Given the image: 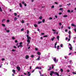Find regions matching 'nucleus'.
I'll return each mask as SVG.
<instances>
[{"instance_id":"f257e3e1","label":"nucleus","mask_w":76,"mask_h":76,"mask_svg":"<svg viewBox=\"0 0 76 76\" xmlns=\"http://www.w3.org/2000/svg\"><path fill=\"white\" fill-rule=\"evenodd\" d=\"M69 45H70V48L69 47V48L70 49V50H72V45H71V44L70 43L69 44Z\"/></svg>"},{"instance_id":"f03ea898","label":"nucleus","mask_w":76,"mask_h":76,"mask_svg":"<svg viewBox=\"0 0 76 76\" xmlns=\"http://www.w3.org/2000/svg\"><path fill=\"white\" fill-rule=\"evenodd\" d=\"M26 36L27 38V39H31V37H29V35H27Z\"/></svg>"},{"instance_id":"7ed1b4c3","label":"nucleus","mask_w":76,"mask_h":76,"mask_svg":"<svg viewBox=\"0 0 76 76\" xmlns=\"http://www.w3.org/2000/svg\"><path fill=\"white\" fill-rule=\"evenodd\" d=\"M50 76H53V73H54V72L53 71H50Z\"/></svg>"},{"instance_id":"20e7f679","label":"nucleus","mask_w":76,"mask_h":76,"mask_svg":"<svg viewBox=\"0 0 76 76\" xmlns=\"http://www.w3.org/2000/svg\"><path fill=\"white\" fill-rule=\"evenodd\" d=\"M17 69L18 71H20V68L19 66H17Z\"/></svg>"},{"instance_id":"39448f33","label":"nucleus","mask_w":76,"mask_h":76,"mask_svg":"<svg viewBox=\"0 0 76 76\" xmlns=\"http://www.w3.org/2000/svg\"><path fill=\"white\" fill-rule=\"evenodd\" d=\"M37 61H38V60H40V56H38L37 58L36 59Z\"/></svg>"},{"instance_id":"423d86ee","label":"nucleus","mask_w":76,"mask_h":76,"mask_svg":"<svg viewBox=\"0 0 76 76\" xmlns=\"http://www.w3.org/2000/svg\"><path fill=\"white\" fill-rule=\"evenodd\" d=\"M29 58V56H28V55H26V59H28Z\"/></svg>"},{"instance_id":"0eeeda50","label":"nucleus","mask_w":76,"mask_h":76,"mask_svg":"<svg viewBox=\"0 0 76 76\" xmlns=\"http://www.w3.org/2000/svg\"><path fill=\"white\" fill-rule=\"evenodd\" d=\"M42 68L41 67H39L38 66L36 68V69H40V70Z\"/></svg>"},{"instance_id":"6e6552de","label":"nucleus","mask_w":76,"mask_h":76,"mask_svg":"<svg viewBox=\"0 0 76 76\" xmlns=\"http://www.w3.org/2000/svg\"><path fill=\"white\" fill-rule=\"evenodd\" d=\"M27 72H28V76H31V73H30V72H28V71H27Z\"/></svg>"},{"instance_id":"1a4fd4ad","label":"nucleus","mask_w":76,"mask_h":76,"mask_svg":"<svg viewBox=\"0 0 76 76\" xmlns=\"http://www.w3.org/2000/svg\"><path fill=\"white\" fill-rule=\"evenodd\" d=\"M27 42L28 43V44H29L31 42V41L29 40V39H28L27 40Z\"/></svg>"},{"instance_id":"9d476101","label":"nucleus","mask_w":76,"mask_h":76,"mask_svg":"<svg viewBox=\"0 0 76 76\" xmlns=\"http://www.w3.org/2000/svg\"><path fill=\"white\" fill-rule=\"evenodd\" d=\"M54 73H56L55 74V75H57V76H60V75H59V74H58V73L57 72H55Z\"/></svg>"},{"instance_id":"9b49d317","label":"nucleus","mask_w":76,"mask_h":76,"mask_svg":"<svg viewBox=\"0 0 76 76\" xmlns=\"http://www.w3.org/2000/svg\"><path fill=\"white\" fill-rule=\"evenodd\" d=\"M53 60L55 62H56L57 60L56 59V58H53Z\"/></svg>"},{"instance_id":"f8f14e48","label":"nucleus","mask_w":76,"mask_h":76,"mask_svg":"<svg viewBox=\"0 0 76 76\" xmlns=\"http://www.w3.org/2000/svg\"><path fill=\"white\" fill-rule=\"evenodd\" d=\"M12 72H13L14 73H16V71L15 69H13L12 70Z\"/></svg>"},{"instance_id":"ddd939ff","label":"nucleus","mask_w":76,"mask_h":76,"mask_svg":"<svg viewBox=\"0 0 76 76\" xmlns=\"http://www.w3.org/2000/svg\"><path fill=\"white\" fill-rule=\"evenodd\" d=\"M59 38H60V37H59V36H58L57 37V39H58V41H59Z\"/></svg>"},{"instance_id":"4468645a","label":"nucleus","mask_w":76,"mask_h":76,"mask_svg":"<svg viewBox=\"0 0 76 76\" xmlns=\"http://www.w3.org/2000/svg\"><path fill=\"white\" fill-rule=\"evenodd\" d=\"M67 15H64L63 16L64 18H67Z\"/></svg>"},{"instance_id":"2eb2a0df","label":"nucleus","mask_w":76,"mask_h":76,"mask_svg":"<svg viewBox=\"0 0 76 76\" xmlns=\"http://www.w3.org/2000/svg\"><path fill=\"white\" fill-rule=\"evenodd\" d=\"M5 21H6V19H4L2 20V22H4Z\"/></svg>"},{"instance_id":"dca6fc26","label":"nucleus","mask_w":76,"mask_h":76,"mask_svg":"<svg viewBox=\"0 0 76 76\" xmlns=\"http://www.w3.org/2000/svg\"><path fill=\"white\" fill-rule=\"evenodd\" d=\"M23 47V46L22 45H19L18 46V48H19L20 47Z\"/></svg>"},{"instance_id":"f3484780","label":"nucleus","mask_w":76,"mask_h":76,"mask_svg":"<svg viewBox=\"0 0 76 76\" xmlns=\"http://www.w3.org/2000/svg\"><path fill=\"white\" fill-rule=\"evenodd\" d=\"M34 26L35 28H36L37 27H38V26H37V25L36 24L34 25Z\"/></svg>"},{"instance_id":"a211bd4d","label":"nucleus","mask_w":76,"mask_h":76,"mask_svg":"<svg viewBox=\"0 0 76 76\" xmlns=\"http://www.w3.org/2000/svg\"><path fill=\"white\" fill-rule=\"evenodd\" d=\"M19 6L20 7H22V4L21 3H20Z\"/></svg>"},{"instance_id":"6ab92c4d","label":"nucleus","mask_w":76,"mask_h":76,"mask_svg":"<svg viewBox=\"0 0 76 76\" xmlns=\"http://www.w3.org/2000/svg\"><path fill=\"white\" fill-rule=\"evenodd\" d=\"M54 39H55V37H53L51 39V40H52V41H53L54 40Z\"/></svg>"},{"instance_id":"aec40b11","label":"nucleus","mask_w":76,"mask_h":76,"mask_svg":"<svg viewBox=\"0 0 76 76\" xmlns=\"http://www.w3.org/2000/svg\"><path fill=\"white\" fill-rule=\"evenodd\" d=\"M51 67L50 66L49 67V68L48 69V71H50V70H51Z\"/></svg>"},{"instance_id":"412c9836","label":"nucleus","mask_w":76,"mask_h":76,"mask_svg":"<svg viewBox=\"0 0 76 76\" xmlns=\"http://www.w3.org/2000/svg\"><path fill=\"white\" fill-rule=\"evenodd\" d=\"M59 47H60V46L58 45L57 46V50H59V49H60L59 48Z\"/></svg>"},{"instance_id":"4be33fe9","label":"nucleus","mask_w":76,"mask_h":76,"mask_svg":"<svg viewBox=\"0 0 76 76\" xmlns=\"http://www.w3.org/2000/svg\"><path fill=\"white\" fill-rule=\"evenodd\" d=\"M68 34H69V35L70 34H71V31L70 30H69L68 32Z\"/></svg>"},{"instance_id":"5701e85b","label":"nucleus","mask_w":76,"mask_h":76,"mask_svg":"<svg viewBox=\"0 0 76 76\" xmlns=\"http://www.w3.org/2000/svg\"><path fill=\"white\" fill-rule=\"evenodd\" d=\"M45 19H43L42 20L43 23H44L45 22Z\"/></svg>"},{"instance_id":"b1692460","label":"nucleus","mask_w":76,"mask_h":76,"mask_svg":"<svg viewBox=\"0 0 76 76\" xmlns=\"http://www.w3.org/2000/svg\"><path fill=\"white\" fill-rule=\"evenodd\" d=\"M39 19H42V16H41L40 17H39Z\"/></svg>"},{"instance_id":"393cba45","label":"nucleus","mask_w":76,"mask_h":76,"mask_svg":"<svg viewBox=\"0 0 76 76\" xmlns=\"http://www.w3.org/2000/svg\"><path fill=\"white\" fill-rule=\"evenodd\" d=\"M43 37H44V38H45L46 37H48V35H46L44 36H43Z\"/></svg>"},{"instance_id":"a878e982","label":"nucleus","mask_w":76,"mask_h":76,"mask_svg":"<svg viewBox=\"0 0 76 76\" xmlns=\"http://www.w3.org/2000/svg\"><path fill=\"white\" fill-rule=\"evenodd\" d=\"M72 26H75V24H71Z\"/></svg>"},{"instance_id":"bb28decb","label":"nucleus","mask_w":76,"mask_h":76,"mask_svg":"<svg viewBox=\"0 0 76 76\" xmlns=\"http://www.w3.org/2000/svg\"><path fill=\"white\" fill-rule=\"evenodd\" d=\"M31 57L32 58H33V57H34V55H32L31 56Z\"/></svg>"},{"instance_id":"cd10ccee","label":"nucleus","mask_w":76,"mask_h":76,"mask_svg":"<svg viewBox=\"0 0 76 76\" xmlns=\"http://www.w3.org/2000/svg\"><path fill=\"white\" fill-rule=\"evenodd\" d=\"M37 54L38 55H40V54H41V53L39 52H37Z\"/></svg>"},{"instance_id":"c85d7f7f","label":"nucleus","mask_w":76,"mask_h":76,"mask_svg":"<svg viewBox=\"0 0 76 76\" xmlns=\"http://www.w3.org/2000/svg\"><path fill=\"white\" fill-rule=\"evenodd\" d=\"M2 25L3 26H4V27H5V24H2Z\"/></svg>"},{"instance_id":"c756f323","label":"nucleus","mask_w":76,"mask_h":76,"mask_svg":"<svg viewBox=\"0 0 76 76\" xmlns=\"http://www.w3.org/2000/svg\"><path fill=\"white\" fill-rule=\"evenodd\" d=\"M18 19L16 18H14V20L16 21V20H17Z\"/></svg>"},{"instance_id":"7c9ffc66","label":"nucleus","mask_w":76,"mask_h":76,"mask_svg":"<svg viewBox=\"0 0 76 76\" xmlns=\"http://www.w3.org/2000/svg\"><path fill=\"white\" fill-rule=\"evenodd\" d=\"M29 30H27V34H29Z\"/></svg>"},{"instance_id":"2f4dec72","label":"nucleus","mask_w":76,"mask_h":76,"mask_svg":"<svg viewBox=\"0 0 76 76\" xmlns=\"http://www.w3.org/2000/svg\"><path fill=\"white\" fill-rule=\"evenodd\" d=\"M21 31H24V28H22L21 29Z\"/></svg>"},{"instance_id":"473e14b6","label":"nucleus","mask_w":76,"mask_h":76,"mask_svg":"<svg viewBox=\"0 0 76 76\" xmlns=\"http://www.w3.org/2000/svg\"><path fill=\"white\" fill-rule=\"evenodd\" d=\"M0 11L1 12H2V9H1V7H0Z\"/></svg>"},{"instance_id":"72a5a7b5","label":"nucleus","mask_w":76,"mask_h":76,"mask_svg":"<svg viewBox=\"0 0 76 76\" xmlns=\"http://www.w3.org/2000/svg\"><path fill=\"white\" fill-rule=\"evenodd\" d=\"M61 72H63V69H61Z\"/></svg>"},{"instance_id":"f704fd0d","label":"nucleus","mask_w":76,"mask_h":76,"mask_svg":"<svg viewBox=\"0 0 76 76\" xmlns=\"http://www.w3.org/2000/svg\"><path fill=\"white\" fill-rule=\"evenodd\" d=\"M7 22H8V23L10 22V20H7Z\"/></svg>"},{"instance_id":"c9c22d12","label":"nucleus","mask_w":76,"mask_h":76,"mask_svg":"<svg viewBox=\"0 0 76 76\" xmlns=\"http://www.w3.org/2000/svg\"><path fill=\"white\" fill-rule=\"evenodd\" d=\"M12 39H15V37H12Z\"/></svg>"},{"instance_id":"e433bc0d","label":"nucleus","mask_w":76,"mask_h":76,"mask_svg":"<svg viewBox=\"0 0 76 76\" xmlns=\"http://www.w3.org/2000/svg\"><path fill=\"white\" fill-rule=\"evenodd\" d=\"M42 23V21H39L38 23V24H39V23Z\"/></svg>"},{"instance_id":"4c0bfd02","label":"nucleus","mask_w":76,"mask_h":76,"mask_svg":"<svg viewBox=\"0 0 76 76\" xmlns=\"http://www.w3.org/2000/svg\"><path fill=\"white\" fill-rule=\"evenodd\" d=\"M4 60H5V59L4 58H2V61H4Z\"/></svg>"},{"instance_id":"58836bf2","label":"nucleus","mask_w":76,"mask_h":76,"mask_svg":"<svg viewBox=\"0 0 76 76\" xmlns=\"http://www.w3.org/2000/svg\"><path fill=\"white\" fill-rule=\"evenodd\" d=\"M63 8H60L59 10H63Z\"/></svg>"},{"instance_id":"ea45409f","label":"nucleus","mask_w":76,"mask_h":76,"mask_svg":"<svg viewBox=\"0 0 76 76\" xmlns=\"http://www.w3.org/2000/svg\"><path fill=\"white\" fill-rule=\"evenodd\" d=\"M12 51H13V52H14L15 51V49H12Z\"/></svg>"},{"instance_id":"a19ab883","label":"nucleus","mask_w":76,"mask_h":76,"mask_svg":"<svg viewBox=\"0 0 76 76\" xmlns=\"http://www.w3.org/2000/svg\"><path fill=\"white\" fill-rule=\"evenodd\" d=\"M52 8H54V5H53L51 7Z\"/></svg>"},{"instance_id":"79ce46f5","label":"nucleus","mask_w":76,"mask_h":76,"mask_svg":"<svg viewBox=\"0 0 76 76\" xmlns=\"http://www.w3.org/2000/svg\"><path fill=\"white\" fill-rule=\"evenodd\" d=\"M49 19H50V20H51L52 19H53V18H51V17H50L49 18Z\"/></svg>"},{"instance_id":"37998d69","label":"nucleus","mask_w":76,"mask_h":76,"mask_svg":"<svg viewBox=\"0 0 76 76\" xmlns=\"http://www.w3.org/2000/svg\"><path fill=\"white\" fill-rule=\"evenodd\" d=\"M67 12H68V13H70V10H67Z\"/></svg>"},{"instance_id":"c03bdc74","label":"nucleus","mask_w":76,"mask_h":76,"mask_svg":"<svg viewBox=\"0 0 76 76\" xmlns=\"http://www.w3.org/2000/svg\"><path fill=\"white\" fill-rule=\"evenodd\" d=\"M23 43L22 42H20V45H22V44Z\"/></svg>"},{"instance_id":"a18cd8bd","label":"nucleus","mask_w":76,"mask_h":76,"mask_svg":"<svg viewBox=\"0 0 76 76\" xmlns=\"http://www.w3.org/2000/svg\"><path fill=\"white\" fill-rule=\"evenodd\" d=\"M53 31H54V32H56V30L54 29H52Z\"/></svg>"},{"instance_id":"49530a36","label":"nucleus","mask_w":76,"mask_h":76,"mask_svg":"<svg viewBox=\"0 0 76 76\" xmlns=\"http://www.w3.org/2000/svg\"><path fill=\"white\" fill-rule=\"evenodd\" d=\"M57 42H56V43L55 44V45H57Z\"/></svg>"},{"instance_id":"de8ad7c7","label":"nucleus","mask_w":76,"mask_h":76,"mask_svg":"<svg viewBox=\"0 0 76 76\" xmlns=\"http://www.w3.org/2000/svg\"><path fill=\"white\" fill-rule=\"evenodd\" d=\"M72 73L73 74H74V75H76V72H73Z\"/></svg>"},{"instance_id":"09e8293b","label":"nucleus","mask_w":76,"mask_h":76,"mask_svg":"<svg viewBox=\"0 0 76 76\" xmlns=\"http://www.w3.org/2000/svg\"><path fill=\"white\" fill-rule=\"evenodd\" d=\"M14 15L15 16H17V13H14Z\"/></svg>"},{"instance_id":"8fccbe9b","label":"nucleus","mask_w":76,"mask_h":76,"mask_svg":"<svg viewBox=\"0 0 76 76\" xmlns=\"http://www.w3.org/2000/svg\"><path fill=\"white\" fill-rule=\"evenodd\" d=\"M60 47H63V44H61L60 45Z\"/></svg>"},{"instance_id":"3c124183","label":"nucleus","mask_w":76,"mask_h":76,"mask_svg":"<svg viewBox=\"0 0 76 76\" xmlns=\"http://www.w3.org/2000/svg\"><path fill=\"white\" fill-rule=\"evenodd\" d=\"M7 32H10V30H7Z\"/></svg>"},{"instance_id":"603ef678","label":"nucleus","mask_w":76,"mask_h":76,"mask_svg":"<svg viewBox=\"0 0 76 76\" xmlns=\"http://www.w3.org/2000/svg\"><path fill=\"white\" fill-rule=\"evenodd\" d=\"M67 5L68 6H70V5H71V4L70 3H69L68 4H67Z\"/></svg>"},{"instance_id":"864d4df0","label":"nucleus","mask_w":76,"mask_h":76,"mask_svg":"<svg viewBox=\"0 0 76 76\" xmlns=\"http://www.w3.org/2000/svg\"><path fill=\"white\" fill-rule=\"evenodd\" d=\"M54 68V65H52V69H53Z\"/></svg>"},{"instance_id":"5fc2aeb1","label":"nucleus","mask_w":76,"mask_h":76,"mask_svg":"<svg viewBox=\"0 0 76 76\" xmlns=\"http://www.w3.org/2000/svg\"><path fill=\"white\" fill-rule=\"evenodd\" d=\"M35 50H36L37 51L38 50V48H35Z\"/></svg>"},{"instance_id":"6e6d98bb","label":"nucleus","mask_w":76,"mask_h":76,"mask_svg":"<svg viewBox=\"0 0 76 76\" xmlns=\"http://www.w3.org/2000/svg\"><path fill=\"white\" fill-rule=\"evenodd\" d=\"M59 25H61V23H59Z\"/></svg>"},{"instance_id":"4d7b16f0","label":"nucleus","mask_w":76,"mask_h":76,"mask_svg":"<svg viewBox=\"0 0 76 76\" xmlns=\"http://www.w3.org/2000/svg\"><path fill=\"white\" fill-rule=\"evenodd\" d=\"M22 3L23 4H24L25 3V2L24 1H22Z\"/></svg>"},{"instance_id":"13d9d810","label":"nucleus","mask_w":76,"mask_h":76,"mask_svg":"<svg viewBox=\"0 0 76 76\" xmlns=\"http://www.w3.org/2000/svg\"><path fill=\"white\" fill-rule=\"evenodd\" d=\"M14 48H16L17 47H16V46H14Z\"/></svg>"},{"instance_id":"bf43d9fd","label":"nucleus","mask_w":76,"mask_h":76,"mask_svg":"<svg viewBox=\"0 0 76 76\" xmlns=\"http://www.w3.org/2000/svg\"><path fill=\"white\" fill-rule=\"evenodd\" d=\"M55 4H58V3H57L56 2H55Z\"/></svg>"},{"instance_id":"052dcab7","label":"nucleus","mask_w":76,"mask_h":76,"mask_svg":"<svg viewBox=\"0 0 76 76\" xmlns=\"http://www.w3.org/2000/svg\"><path fill=\"white\" fill-rule=\"evenodd\" d=\"M35 69H34V70L32 71V73H33L34 72V71H35Z\"/></svg>"},{"instance_id":"680f3d73","label":"nucleus","mask_w":76,"mask_h":76,"mask_svg":"<svg viewBox=\"0 0 76 76\" xmlns=\"http://www.w3.org/2000/svg\"><path fill=\"white\" fill-rule=\"evenodd\" d=\"M61 14H62V13L61 12H60L59 13V15H61Z\"/></svg>"},{"instance_id":"e2e57ef3","label":"nucleus","mask_w":76,"mask_h":76,"mask_svg":"<svg viewBox=\"0 0 76 76\" xmlns=\"http://www.w3.org/2000/svg\"><path fill=\"white\" fill-rule=\"evenodd\" d=\"M15 42H16V43L18 42V40H15Z\"/></svg>"},{"instance_id":"0e129e2a","label":"nucleus","mask_w":76,"mask_h":76,"mask_svg":"<svg viewBox=\"0 0 76 76\" xmlns=\"http://www.w3.org/2000/svg\"><path fill=\"white\" fill-rule=\"evenodd\" d=\"M38 31H39V32H40V30H39V29H38Z\"/></svg>"},{"instance_id":"69168bd1","label":"nucleus","mask_w":76,"mask_h":76,"mask_svg":"<svg viewBox=\"0 0 76 76\" xmlns=\"http://www.w3.org/2000/svg\"><path fill=\"white\" fill-rule=\"evenodd\" d=\"M67 31H68L67 29H65V32H67Z\"/></svg>"},{"instance_id":"338daca9","label":"nucleus","mask_w":76,"mask_h":76,"mask_svg":"<svg viewBox=\"0 0 76 76\" xmlns=\"http://www.w3.org/2000/svg\"><path fill=\"white\" fill-rule=\"evenodd\" d=\"M24 5L25 6H26H26H27L26 4H24Z\"/></svg>"},{"instance_id":"774afa93","label":"nucleus","mask_w":76,"mask_h":76,"mask_svg":"<svg viewBox=\"0 0 76 76\" xmlns=\"http://www.w3.org/2000/svg\"><path fill=\"white\" fill-rule=\"evenodd\" d=\"M55 18H58V17H57V15H55Z\"/></svg>"}]
</instances>
